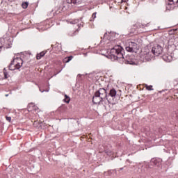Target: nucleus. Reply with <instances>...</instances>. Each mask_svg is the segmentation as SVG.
<instances>
[{"label":"nucleus","mask_w":178,"mask_h":178,"mask_svg":"<svg viewBox=\"0 0 178 178\" xmlns=\"http://www.w3.org/2000/svg\"><path fill=\"white\" fill-rule=\"evenodd\" d=\"M116 94L117 92L115 88L111 89L108 93L105 88H99L95 92L92 101L95 105H103L105 99L108 101V104H111L116 97Z\"/></svg>","instance_id":"1"},{"label":"nucleus","mask_w":178,"mask_h":178,"mask_svg":"<svg viewBox=\"0 0 178 178\" xmlns=\"http://www.w3.org/2000/svg\"><path fill=\"white\" fill-rule=\"evenodd\" d=\"M124 49L122 46H115L110 50V57L114 60H118L121 65H136V60L133 56H126L124 58Z\"/></svg>","instance_id":"2"},{"label":"nucleus","mask_w":178,"mask_h":178,"mask_svg":"<svg viewBox=\"0 0 178 178\" xmlns=\"http://www.w3.org/2000/svg\"><path fill=\"white\" fill-rule=\"evenodd\" d=\"M162 52H163V47L159 44H154L152 48L151 52L146 53L144 56H141V58H143V62L147 60L149 61L154 56H159L161 55Z\"/></svg>","instance_id":"3"},{"label":"nucleus","mask_w":178,"mask_h":178,"mask_svg":"<svg viewBox=\"0 0 178 178\" xmlns=\"http://www.w3.org/2000/svg\"><path fill=\"white\" fill-rule=\"evenodd\" d=\"M151 166H153L154 169H161L162 168V160L156 158L152 159L149 168H152Z\"/></svg>","instance_id":"4"},{"label":"nucleus","mask_w":178,"mask_h":178,"mask_svg":"<svg viewBox=\"0 0 178 178\" xmlns=\"http://www.w3.org/2000/svg\"><path fill=\"white\" fill-rule=\"evenodd\" d=\"M16 59L17 60L21 63H17L15 65V60H13L8 66L9 70H16V69H20V67H22L23 65V60H22V58H17Z\"/></svg>","instance_id":"5"},{"label":"nucleus","mask_w":178,"mask_h":178,"mask_svg":"<svg viewBox=\"0 0 178 178\" xmlns=\"http://www.w3.org/2000/svg\"><path fill=\"white\" fill-rule=\"evenodd\" d=\"M127 52H137L138 49V44L134 42H129V45L125 47Z\"/></svg>","instance_id":"6"},{"label":"nucleus","mask_w":178,"mask_h":178,"mask_svg":"<svg viewBox=\"0 0 178 178\" xmlns=\"http://www.w3.org/2000/svg\"><path fill=\"white\" fill-rule=\"evenodd\" d=\"M166 3L167 10H173L175 9V3H178V0H167Z\"/></svg>","instance_id":"7"},{"label":"nucleus","mask_w":178,"mask_h":178,"mask_svg":"<svg viewBox=\"0 0 178 178\" xmlns=\"http://www.w3.org/2000/svg\"><path fill=\"white\" fill-rule=\"evenodd\" d=\"M148 168H149V166L147 165H143L140 169V171H138V173H142V174L147 173V172H148Z\"/></svg>","instance_id":"8"},{"label":"nucleus","mask_w":178,"mask_h":178,"mask_svg":"<svg viewBox=\"0 0 178 178\" xmlns=\"http://www.w3.org/2000/svg\"><path fill=\"white\" fill-rule=\"evenodd\" d=\"M67 3H73L74 5H80L83 0H67Z\"/></svg>","instance_id":"9"},{"label":"nucleus","mask_w":178,"mask_h":178,"mask_svg":"<svg viewBox=\"0 0 178 178\" xmlns=\"http://www.w3.org/2000/svg\"><path fill=\"white\" fill-rule=\"evenodd\" d=\"M163 59L165 62H172V56L165 55L163 56Z\"/></svg>","instance_id":"10"},{"label":"nucleus","mask_w":178,"mask_h":178,"mask_svg":"<svg viewBox=\"0 0 178 178\" xmlns=\"http://www.w3.org/2000/svg\"><path fill=\"white\" fill-rule=\"evenodd\" d=\"M148 26H149V23H147L146 24H143L141 23L137 24L138 29H145V27H148Z\"/></svg>","instance_id":"11"},{"label":"nucleus","mask_w":178,"mask_h":178,"mask_svg":"<svg viewBox=\"0 0 178 178\" xmlns=\"http://www.w3.org/2000/svg\"><path fill=\"white\" fill-rule=\"evenodd\" d=\"M45 54H47V51H42L40 54H37L36 59L40 60L43 56H45Z\"/></svg>","instance_id":"12"},{"label":"nucleus","mask_w":178,"mask_h":178,"mask_svg":"<svg viewBox=\"0 0 178 178\" xmlns=\"http://www.w3.org/2000/svg\"><path fill=\"white\" fill-rule=\"evenodd\" d=\"M72 59H73V56H70L64 58V62H65V63H69V62H70V60H72Z\"/></svg>","instance_id":"13"},{"label":"nucleus","mask_w":178,"mask_h":178,"mask_svg":"<svg viewBox=\"0 0 178 178\" xmlns=\"http://www.w3.org/2000/svg\"><path fill=\"white\" fill-rule=\"evenodd\" d=\"M64 102H66V104H69L70 102V97L67 96V95H65V99H63Z\"/></svg>","instance_id":"14"},{"label":"nucleus","mask_w":178,"mask_h":178,"mask_svg":"<svg viewBox=\"0 0 178 178\" xmlns=\"http://www.w3.org/2000/svg\"><path fill=\"white\" fill-rule=\"evenodd\" d=\"M22 6L23 9H27V8L29 6V2L22 3Z\"/></svg>","instance_id":"15"},{"label":"nucleus","mask_w":178,"mask_h":178,"mask_svg":"<svg viewBox=\"0 0 178 178\" xmlns=\"http://www.w3.org/2000/svg\"><path fill=\"white\" fill-rule=\"evenodd\" d=\"M105 154H106V155L108 156H111V155L113 154V152H112L111 150H105Z\"/></svg>","instance_id":"16"},{"label":"nucleus","mask_w":178,"mask_h":178,"mask_svg":"<svg viewBox=\"0 0 178 178\" xmlns=\"http://www.w3.org/2000/svg\"><path fill=\"white\" fill-rule=\"evenodd\" d=\"M95 17H97V13H94L92 15V17L90 19V22H94V19H95Z\"/></svg>","instance_id":"17"},{"label":"nucleus","mask_w":178,"mask_h":178,"mask_svg":"<svg viewBox=\"0 0 178 178\" xmlns=\"http://www.w3.org/2000/svg\"><path fill=\"white\" fill-rule=\"evenodd\" d=\"M4 79H8V72H6V68L3 69Z\"/></svg>","instance_id":"18"},{"label":"nucleus","mask_w":178,"mask_h":178,"mask_svg":"<svg viewBox=\"0 0 178 178\" xmlns=\"http://www.w3.org/2000/svg\"><path fill=\"white\" fill-rule=\"evenodd\" d=\"M146 90H148V91H152L154 89L152 88V86L146 85Z\"/></svg>","instance_id":"19"},{"label":"nucleus","mask_w":178,"mask_h":178,"mask_svg":"<svg viewBox=\"0 0 178 178\" xmlns=\"http://www.w3.org/2000/svg\"><path fill=\"white\" fill-rule=\"evenodd\" d=\"M108 40V33H105L104 37H102V40Z\"/></svg>","instance_id":"20"},{"label":"nucleus","mask_w":178,"mask_h":178,"mask_svg":"<svg viewBox=\"0 0 178 178\" xmlns=\"http://www.w3.org/2000/svg\"><path fill=\"white\" fill-rule=\"evenodd\" d=\"M77 31H79V30L74 31L72 34H70V35L71 37H74V35H76Z\"/></svg>","instance_id":"21"},{"label":"nucleus","mask_w":178,"mask_h":178,"mask_svg":"<svg viewBox=\"0 0 178 178\" xmlns=\"http://www.w3.org/2000/svg\"><path fill=\"white\" fill-rule=\"evenodd\" d=\"M6 120H7L8 122H10V121L12 120V118H11V117H8V116H6Z\"/></svg>","instance_id":"22"},{"label":"nucleus","mask_w":178,"mask_h":178,"mask_svg":"<svg viewBox=\"0 0 178 178\" xmlns=\"http://www.w3.org/2000/svg\"><path fill=\"white\" fill-rule=\"evenodd\" d=\"M78 22H79V20H78V19H76V20H74V21L71 22V24H76V23H78Z\"/></svg>","instance_id":"23"},{"label":"nucleus","mask_w":178,"mask_h":178,"mask_svg":"<svg viewBox=\"0 0 178 178\" xmlns=\"http://www.w3.org/2000/svg\"><path fill=\"white\" fill-rule=\"evenodd\" d=\"M84 23L81 22V24H78V27H83Z\"/></svg>","instance_id":"24"},{"label":"nucleus","mask_w":178,"mask_h":178,"mask_svg":"<svg viewBox=\"0 0 178 178\" xmlns=\"http://www.w3.org/2000/svg\"><path fill=\"white\" fill-rule=\"evenodd\" d=\"M3 48V46L2 45V43H0V52L2 51V49Z\"/></svg>","instance_id":"25"},{"label":"nucleus","mask_w":178,"mask_h":178,"mask_svg":"<svg viewBox=\"0 0 178 178\" xmlns=\"http://www.w3.org/2000/svg\"><path fill=\"white\" fill-rule=\"evenodd\" d=\"M124 168H120V170H123Z\"/></svg>","instance_id":"26"},{"label":"nucleus","mask_w":178,"mask_h":178,"mask_svg":"<svg viewBox=\"0 0 178 178\" xmlns=\"http://www.w3.org/2000/svg\"><path fill=\"white\" fill-rule=\"evenodd\" d=\"M40 91H41V92H44V90H41V89H40Z\"/></svg>","instance_id":"27"},{"label":"nucleus","mask_w":178,"mask_h":178,"mask_svg":"<svg viewBox=\"0 0 178 178\" xmlns=\"http://www.w3.org/2000/svg\"><path fill=\"white\" fill-rule=\"evenodd\" d=\"M5 96H6V97H9V95H8V94H7V95H6Z\"/></svg>","instance_id":"28"},{"label":"nucleus","mask_w":178,"mask_h":178,"mask_svg":"<svg viewBox=\"0 0 178 178\" xmlns=\"http://www.w3.org/2000/svg\"><path fill=\"white\" fill-rule=\"evenodd\" d=\"M51 47H54V44H51Z\"/></svg>","instance_id":"29"},{"label":"nucleus","mask_w":178,"mask_h":178,"mask_svg":"<svg viewBox=\"0 0 178 178\" xmlns=\"http://www.w3.org/2000/svg\"><path fill=\"white\" fill-rule=\"evenodd\" d=\"M8 1H12V0H8Z\"/></svg>","instance_id":"30"}]
</instances>
